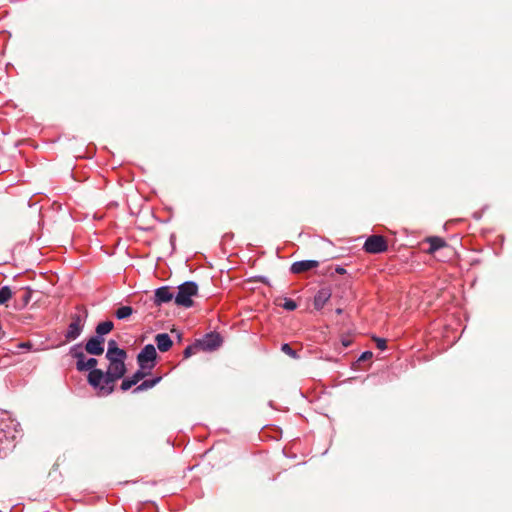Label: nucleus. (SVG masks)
<instances>
[{
  "instance_id": "obj_5",
  "label": "nucleus",
  "mask_w": 512,
  "mask_h": 512,
  "mask_svg": "<svg viewBox=\"0 0 512 512\" xmlns=\"http://www.w3.org/2000/svg\"><path fill=\"white\" fill-rule=\"evenodd\" d=\"M363 248L368 253L379 254L388 249V244L383 236L371 235L366 239Z\"/></svg>"
},
{
  "instance_id": "obj_3",
  "label": "nucleus",
  "mask_w": 512,
  "mask_h": 512,
  "mask_svg": "<svg viewBox=\"0 0 512 512\" xmlns=\"http://www.w3.org/2000/svg\"><path fill=\"white\" fill-rule=\"evenodd\" d=\"M198 293V285L193 281H187L178 286V292L175 296V304L181 307L189 308L193 305L192 298Z\"/></svg>"
},
{
  "instance_id": "obj_8",
  "label": "nucleus",
  "mask_w": 512,
  "mask_h": 512,
  "mask_svg": "<svg viewBox=\"0 0 512 512\" xmlns=\"http://www.w3.org/2000/svg\"><path fill=\"white\" fill-rule=\"evenodd\" d=\"M104 338L100 336H93L91 337L85 345V350L87 353L91 355H102L104 352Z\"/></svg>"
},
{
  "instance_id": "obj_6",
  "label": "nucleus",
  "mask_w": 512,
  "mask_h": 512,
  "mask_svg": "<svg viewBox=\"0 0 512 512\" xmlns=\"http://www.w3.org/2000/svg\"><path fill=\"white\" fill-rule=\"evenodd\" d=\"M84 328V319L80 314H74L72 316V321L68 326L67 332L65 334V338L67 341H73L77 339Z\"/></svg>"
},
{
  "instance_id": "obj_15",
  "label": "nucleus",
  "mask_w": 512,
  "mask_h": 512,
  "mask_svg": "<svg viewBox=\"0 0 512 512\" xmlns=\"http://www.w3.org/2000/svg\"><path fill=\"white\" fill-rule=\"evenodd\" d=\"M427 241L430 245L427 249L428 253H434L436 250L443 248L446 245L445 241L439 237H430Z\"/></svg>"
},
{
  "instance_id": "obj_11",
  "label": "nucleus",
  "mask_w": 512,
  "mask_h": 512,
  "mask_svg": "<svg viewBox=\"0 0 512 512\" xmlns=\"http://www.w3.org/2000/svg\"><path fill=\"white\" fill-rule=\"evenodd\" d=\"M155 342L157 344V348L161 352H167L173 345V342L167 333L157 334L155 336Z\"/></svg>"
},
{
  "instance_id": "obj_17",
  "label": "nucleus",
  "mask_w": 512,
  "mask_h": 512,
  "mask_svg": "<svg viewBox=\"0 0 512 512\" xmlns=\"http://www.w3.org/2000/svg\"><path fill=\"white\" fill-rule=\"evenodd\" d=\"M32 297V290L28 287L21 289L20 291V304L19 309H22L28 305Z\"/></svg>"
},
{
  "instance_id": "obj_14",
  "label": "nucleus",
  "mask_w": 512,
  "mask_h": 512,
  "mask_svg": "<svg viewBox=\"0 0 512 512\" xmlns=\"http://www.w3.org/2000/svg\"><path fill=\"white\" fill-rule=\"evenodd\" d=\"M98 361L95 359V358H89V359H86L84 361H77L76 362V368L78 371H87V370H94L96 369V365H97Z\"/></svg>"
},
{
  "instance_id": "obj_30",
  "label": "nucleus",
  "mask_w": 512,
  "mask_h": 512,
  "mask_svg": "<svg viewBox=\"0 0 512 512\" xmlns=\"http://www.w3.org/2000/svg\"><path fill=\"white\" fill-rule=\"evenodd\" d=\"M336 271H337L338 273H340V274H342V273H344V272H345V270H344L343 268H338V269H336Z\"/></svg>"
},
{
  "instance_id": "obj_27",
  "label": "nucleus",
  "mask_w": 512,
  "mask_h": 512,
  "mask_svg": "<svg viewBox=\"0 0 512 512\" xmlns=\"http://www.w3.org/2000/svg\"><path fill=\"white\" fill-rule=\"evenodd\" d=\"M375 342H376V346L378 349L380 350H385L386 349V340L383 339V338H375Z\"/></svg>"
},
{
  "instance_id": "obj_16",
  "label": "nucleus",
  "mask_w": 512,
  "mask_h": 512,
  "mask_svg": "<svg viewBox=\"0 0 512 512\" xmlns=\"http://www.w3.org/2000/svg\"><path fill=\"white\" fill-rule=\"evenodd\" d=\"M113 327H114V324L112 321L100 322L96 326L97 336L103 337V335L110 333L113 330Z\"/></svg>"
},
{
  "instance_id": "obj_24",
  "label": "nucleus",
  "mask_w": 512,
  "mask_h": 512,
  "mask_svg": "<svg viewBox=\"0 0 512 512\" xmlns=\"http://www.w3.org/2000/svg\"><path fill=\"white\" fill-rule=\"evenodd\" d=\"M148 374V372H145V370H142L141 368L136 371L131 377H129L133 382L134 384L136 385L139 381H141L146 375Z\"/></svg>"
},
{
  "instance_id": "obj_28",
  "label": "nucleus",
  "mask_w": 512,
  "mask_h": 512,
  "mask_svg": "<svg viewBox=\"0 0 512 512\" xmlns=\"http://www.w3.org/2000/svg\"><path fill=\"white\" fill-rule=\"evenodd\" d=\"M19 349L30 350L32 348V344L30 342H21L17 345Z\"/></svg>"
},
{
  "instance_id": "obj_26",
  "label": "nucleus",
  "mask_w": 512,
  "mask_h": 512,
  "mask_svg": "<svg viewBox=\"0 0 512 512\" xmlns=\"http://www.w3.org/2000/svg\"><path fill=\"white\" fill-rule=\"evenodd\" d=\"M134 385H135L134 382L130 378H126L121 383V389L123 391H127Z\"/></svg>"
},
{
  "instance_id": "obj_4",
  "label": "nucleus",
  "mask_w": 512,
  "mask_h": 512,
  "mask_svg": "<svg viewBox=\"0 0 512 512\" xmlns=\"http://www.w3.org/2000/svg\"><path fill=\"white\" fill-rule=\"evenodd\" d=\"M157 352L152 344H147L143 347L137 356V362L142 370H152L155 367V360Z\"/></svg>"
},
{
  "instance_id": "obj_22",
  "label": "nucleus",
  "mask_w": 512,
  "mask_h": 512,
  "mask_svg": "<svg viewBox=\"0 0 512 512\" xmlns=\"http://www.w3.org/2000/svg\"><path fill=\"white\" fill-rule=\"evenodd\" d=\"M199 350L201 349L197 342L193 345L187 346L183 352L184 358H189L190 356L196 354Z\"/></svg>"
},
{
  "instance_id": "obj_25",
  "label": "nucleus",
  "mask_w": 512,
  "mask_h": 512,
  "mask_svg": "<svg viewBox=\"0 0 512 512\" xmlns=\"http://www.w3.org/2000/svg\"><path fill=\"white\" fill-rule=\"evenodd\" d=\"M283 308L288 310V311H293L297 308V304L294 300L292 299H288L286 298L285 299V302L283 303Z\"/></svg>"
},
{
  "instance_id": "obj_9",
  "label": "nucleus",
  "mask_w": 512,
  "mask_h": 512,
  "mask_svg": "<svg viewBox=\"0 0 512 512\" xmlns=\"http://www.w3.org/2000/svg\"><path fill=\"white\" fill-rule=\"evenodd\" d=\"M172 299L175 300L174 293L171 291V288L168 286H162L155 290L154 293V303L156 305H161L163 303H168Z\"/></svg>"
},
{
  "instance_id": "obj_29",
  "label": "nucleus",
  "mask_w": 512,
  "mask_h": 512,
  "mask_svg": "<svg viewBox=\"0 0 512 512\" xmlns=\"http://www.w3.org/2000/svg\"><path fill=\"white\" fill-rule=\"evenodd\" d=\"M371 357H372V352H370V351H366V352H364V353L361 355L360 360H367V359H369V358H371Z\"/></svg>"
},
{
  "instance_id": "obj_13",
  "label": "nucleus",
  "mask_w": 512,
  "mask_h": 512,
  "mask_svg": "<svg viewBox=\"0 0 512 512\" xmlns=\"http://www.w3.org/2000/svg\"><path fill=\"white\" fill-rule=\"evenodd\" d=\"M127 352L124 349H121L117 346V343L115 340H110L108 342V349L106 352V358H110L111 356H122L125 355Z\"/></svg>"
},
{
  "instance_id": "obj_23",
  "label": "nucleus",
  "mask_w": 512,
  "mask_h": 512,
  "mask_svg": "<svg viewBox=\"0 0 512 512\" xmlns=\"http://www.w3.org/2000/svg\"><path fill=\"white\" fill-rule=\"evenodd\" d=\"M70 353L71 355L77 359V361H84L85 360V355L84 353L81 351L80 347L77 345V346H74L71 348L70 350Z\"/></svg>"
},
{
  "instance_id": "obj_19",
  "label": "nucleus",
  "mask_w": 512,
  "mask_h": 512,
  "mask_svg": "<svg viewBox=\"0 0 512 512\" xmlns=\"http://www.w3.org/2000/svg\"><path fill=\"white\" fill-rule=\"evenodd\" d=\"M13 296V292L9 286L0 288V305L6 304Z\"/></svg>"
},
{
  "instance_id": "obj_18",
  "label": "nucleus",
  "mask_w": 512,
  "mask_h": 512,
  "mask_svg": "<svg viewBox=\"0 0 512 512\" xmlns=\"http://www.w3.org/2000/svg\"><path fill=\"white\" fill-rule=\"evenodd\" d=\"M161 380V377H156L149 380H144L140 385H138L133 392L137 393L140 391L148 390L150 388H153L159 381Z\"/></svg>"
},
{
  "instance_id": "obj_21",
  "label": "nucleus",
  "mask_w": 512,
  "mask_h": 512,
  "mask_svg": "<svg viewBox=\"0 0 512 512\" xmlns=\"http://www.w3.org/2000/svg\"><path fill=\"white\" fill-rule=\"evenodd\" d=\"M281 351L293 359H298L299 355L288 343H284L281 346Z\"/></svg>"
},
{
  "instance_id": "obj_1",
  "label": "nucleus",
  "mask_w": 512,
  "mask_h": 512,
  "mask_svg": "<svg viewBox=\"0 0 512 512\" xmlns=\"http://www.w3.org/2000/svg\"><path fill=\"white\" fill-rule=\"evenodd\" d=\"M127 353L122 356L106 358L109 365L106 373L101 369H94L88 374V383L97 391L99 396H108L114 391L115 382L126 373L125 360Z\"/></svg>"
},
{
  "instance_id": "obj_10",
  "label": "nucleus",
  "mask_w": 512,
  "mask_h": 512,
  "mask_svg": "<svg viewBox=\"0 0 512 512\" xmlns=\"http://www.w3.org/2000/svg\"><path fill=\"white\" fill-rule=\"evenodd\" d=\"M318 266L319 262L316 260H302L294 262L290 267V271L293 274H300L311 269L317 268Z\"/></svg>"
},
{
  "instance_id": "obj_7",
  "label": "nucleus",
  "mask_w": 512,
  "mask_h": 512,
  "mask_svg": "<svg viewBox=\"0 0 512 512\" xmlns=\"http://www.w3.org/2000/svg\"><path fill=\"white\" fill-rule=\"evenodd\" d=\"M199 347L203 351H213L222 344V337L218 333L206 334L202 339L197 341Z\"/></svg>"
},
{
  "instance_id": "obj_2",
  "label": "nucleus",
  "mask_w": 512,
  "mask_h": 512,
  "mask_svg": "<svg viewBox=\"0 0 512 512\" xmlns=\"http://www.w3.org/2000/svg\"><path fill=\"white\" fill-rule=\"evenodd\" d=\"M19 423L6 411H0V443L13 442L18 433Z\"/></svg>"
},
{
  "instance_id": "obj_20",
  "label": "nucleus",
  "mask_w": 512,
  "mask_h": 512,
  "mask_svg": "<svg viewBox=\"0 0 512 512\" xmlns=\"http://www.w3.org/2000/svg\"><path fill=\"white\" fill-rule=\"evenodd\" d=\"M133 313V308L131 306H121L119 307L116 312H115V316L118 318V319H126L128 318L129 316H131Z\"/></svg>"
},
{
  "instance_id": "obj_12",
  "label": "nucleus",
  "mask_w": 512,
  "mask_h": 512,
  "mask_svg": "<svg viewBox=\"0 0 512 512\" xmlns=\"http://www.w3.org/2000/svg\"><path fill=\"white\" fill-rule=\"evenodd\" d=\"M331 293L329 289H320L314 297V307L317 310L322 309L327 301L330 299Z\"/></svg>"
}]
</instances>
